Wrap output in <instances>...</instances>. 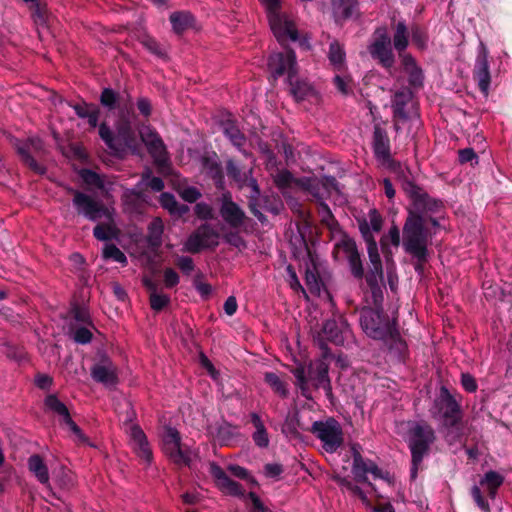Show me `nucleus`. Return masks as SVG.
<instances>
[{
	"mask_svg": "<svg viewBox=\"0 0 512 512\" xmlns=\"http://www.w3.org/2000/svg\"><path fill=\"white\" fill-rule=\"evenodd\" d=\"M404 189L411 204L407 208L408 216L403 225L402 245L405 251L416 260L427 261L428 246L432 238L427 224L438 226L434 215L442 212L444 204L441 200L429 196L412 182H407Z\"/></svg>",
	"mask_w": 512,
	"mask_h": 512,
	"instance_id": "1",
	"label": "nucleus"
},
{
	"mask_svg": "<svg viewBox=\"0 0 512 512\" xmlns=\"http://www.w3.org/2000/svg\"><path fill=\"white\" fill-rule=\"evenodd\" d=\"M130 110L132 111L131 102L129 107L125 105L121 111V115L115 125L116 134L105 123L99 126L100 138L116 155H121L127 150H130L132 153H137L138 151L136 134L130 119Z\"/></svg>",
	"mask_w": 512,
	"mask_h": 512,
	"instance_id": "2",
	"label": "nucleus"
},
{
	"mask_svg": "<svg viewBox=\"0 0 512 512\" xmlns=\"http://www.w3.org/2000/svg\"><path fill=\"white\" fill-rule=\"evenodd\" d=\"M433 428L427 423H417L409 431V448L412 456L411 478L417 477L418 470L431 444L435 441Z\"/></svg>",
	"mask_w": 512,
	"mask_h": 512,
	"instance_id": "3",
	"label": "nucleus"
},
{
	"mask_svg": "<svg viewBox=\"0 0 512 512\" xmlns=\"http://www.w3.org/2000/svg\"><path fill=\"white\" fill-rule=\"evenodd\" d=\"M267 13L270 28L276 39L283 43L290 39H298V31L293 18L281 11L280 0H261Z\"/></svg>",
	"mask_w": 512,
	"mask_h": 512,
	"instance_id": "4",
	"label": "nucleus"
},
{
	"mask_svg": "<svg viewBox=\"0 0 512 512\" xmlns=\"http://www.w3.org/2000/svg\"><path fill=\"white\" fill-rule=\"evenodd\" d=\"M296 378V385L301 390V394L310 399L309 383L315 388L323 387L328 392L331 390L330 381L328 377V366L323 361L311 363L306 370L302 365L296 367L292 371Z\"/></svg>",
	"mask_w": 512,
	"mask_h": 512,
	"instance_id": "5",
	"label": "nucleus"
},
{
	"mask_svg": "<svg viewBox=\"0 0 512 512\" xmlns=\"http://www.w3.org/2000/svg\"><path fill=\"white\" fill-rule=\"evenodd\" d=\"M360 325L364 333L372 339H386L391 335V328L395 325L382 308H363L360 312Z\"/></svg>",
	"mask_w": 512,
	"mask_h": 512,
	"instance_id": "6",
	"label": "nucleus"
},
{
	"mask_svg": "<svg viewBox=\"0 0 512 512\" xmlns=\"http://www.w3.org/2000/svg\"><path fill=\"white\" fill-rule=\"evenodd\" d=\"M367 50L373 60L385 68L392 75V68L395 64V55L391 38L386 27L377 28L367 47Z\"/></svg>",
	"mask_w": 512,
	"mask_h": 512,
	"instance_id": "7",
	"label": "nucleus"
},
{
	"mask_svg": "<svg viewBox=\"0 0 512 512\" xmlns=\"http://www.w3.org/2000/svg\"><path fill=\"white\" fill-rule=\"evenodd\" d=\"M311 432L321 441L322 448L327 453L336 452L344 443L341 424L332 417L315 421L312 424Z\"/></svg>",
	"mask_w": 512,
	"mask_h": 512,
	"instance_id": "8",
	"label": "nucleus"
},
{
	"mask_svg": "<svg viewBox=\"0 0 512 512\" xmlns=\"http://www.w3.org/2000/svg\"><path fill=\"white\" fill-rule=\"evenodd\" d=\"M505 477L498 471L489 470L483 474L479 480V485L471 487V496L479 509L483 512H490V504L484 498L481 488L487 493V496L494 500L498 494L499 488L504 484Z\"/></svg>",
	"mask_w": 512,
	"mask_h": 512,
	"instance_id": "9",
	"label": "nucleus"
},
{
	"mask_svg": "<svg viewBox=\"0 0 512 512\" xmlns=\"http://www.w3.org/2000/svg\"><path fill=\"white\" fill-rule=\"evenodd\" d=\"M162 449L165 455L177 465L190 466L196 454L193 450L184 448L177 429L166 427L162 435Z\"/></svg>",
	"mask_w": 512,
	"mask_h": 512,
	"instance_id": "10",
	"label": "nucleus"
},
{
	"mask_svg": "<svg viewBox=\"0 0 512 512\" xmlns=\"http://www.w3.org/2000/svg\"><path fill=\"white\" fill-rule=\"evenodd\" d=\"M72 193V202L79 215H82L93 222L102 218L111 219V209L105 206L102 202L97 201L90 195L77 190H72Z\"/></svg>",
	"mask_w": 512,
	"mask_h": 512,
	"instance_id": "11",
	"label": "nucleus"
},
{
	"mask_svg": "<svg viewBox=\"0 0 512 512\" xmlns=\"http://www.w3.org/2000/svg\"><path fill=\"white\" fill-rule=\"evenodd\" d=\"M435 406L447 429L456 428L459 425L462 419L461 406L446 387L441 388Z\"/></svg>",
	"mask_w": 512,
	"mask_h": 512,
	"instance_id": "12",
	"label": "nucleus"
},
{
	"mask_svg": "<svg viewBox=\"0 0 512 512\" xmlns=\"http://www.w3.org/2000/svg\"><path fill=\"white\" fill-rule=\"evenodd\" d=\"M219 243V233L210 225L199 226L185 241L184 250L198 253L203 249L212 248Z\"/></svg>",
	"mask_w": 512,
	"mask_h": 512,
	"instance_id": "13",
	"label": "nucleus"
},
{
	"mask_svg": "<svg viewBox=\"0 0 512 512\" xmlns=\"http://www.w3.org/2000/svg\"><path fill=\"white\" fill-rule=\"evenodd\" d=\"M268 68L274 79L287 75V79H293L297 74L296 55L293 50L285 49L283 52L274 53L269 57Z\"/></svg>",
	"mask_w": 512,
	"mask_h": 512,
	"instance_id": "14",
	"label": "nucleus"
},
{
	"mask_svg": "<svg viewBox=\"0 0 512 512\" xmlns=\"http://www.w3.org/2000/svg\"><path fill=\"white\" fill-rule=\"evenodd\" d=\"M44 403L47 409L61 417V422L68 426L78 442L86 443L88 441L80 427L72 420L67 406L56 395H48Z\"/></svg>",
	"mask_w": 512,
	"mask_h": 512,
	"instance_id": "15",
	"label": "nucleus"
},
{
	"mask_svg": "<svg viewBox=\"0 0 512 512\" xmlns=\"http://www.w3.org/2000/svg\"><path fill=\"white\" fill-rule=\"evenodd\" d=\"M335 250L338 253L344 254L348 260L352 275L355 278L361 279L364 275V270L355 241L345 236L336 243Z\"/></svg>",
	"mask_w": 512,
	"mask_h": 512,
	"instance_id": "16",
	"label": "nucleus"
},
{
	"mask_svg": "<svg viewBox=\"0 0 512 512\" xmlns=\"http://www.w3.org/2000/svg\"><path fill=\"white\" fill-rule=\"evenodd\" d=\"M473 78L477 82L479 90L484 96H488L491 83V75L488 63V51L481 45L475 60Z\"/></svg>",
	"mask_w": 512,
	"mask_h": 512,
	"instance_id": "17",
	"label": "nucleus"
},
{
	"mask_svg": "<svg viewBox=\"0 0 512 512\" xmlns=\"http://www.w3.org/2000/svg\"><path fill=\"white\" fill-rule=\"evenodd\" d=\"M220 215L231 228H239L244 224L246 215L244 211L231 199L229 193L223 194L221 199Z\"/></svg>",
	"mask_w": 512,
	"mask_h": 512,
	"instance_id": "18",
	"label": "nucleus"
},
{
	"mask_svg": "<svg viewBox=\"0 0 512 512\" xmlns=\"http://www.w3.org/2000/svg\"><path fill=\"white\" fill-rule=\"evenodd\" d=\"M140 136L149 154L157 163L166 159V147L159 134L149 126L141 130Z\"/></svg>",
	"mask_w": 512,
	"mask_h": 512,
	"instance_id": "19",
	"label": "nucleus"
},
{
	"mask_svg": "<svg viewBox=\"0 0 512 512\" xmlns=\"http://www.w3.org/2000/svg\"><path fill=\"white\" fill-rule=\"evenodd\" d=\"M126 432L130 437L131 445L137 456L144 460L147 464H150L152 461V451L143 430L139 425L132 423L127 428Z\"/></svg>",
	"mask_w": 512,
	"mask_h": 512,
	"instance_id": "20",
	"label": "nucleus"
},
{
	"mask_svg": "<svg viewBox=\"0 0 512 512\" xmlns=\"http://www.w3.org/2000/svg\"><path fill=\"white\" fill-rule=\"evenodd\" d=\"M91 377L105 386H114L118 382L117 368L110 359L104 358L91 367Z\"/></svg>",
	"mask_w": 512,
	"mask_h": 512,
	"instance_id": "21",
	"label": "nucleus"
},
{
	"mask_svg": "<svg viewBox=\"0 0 512 512\" xmlns=\"http://www.w3.org/2000/svg\"><path fill=\"white\" fill-rule=\"evenodd\" d=\"M209 473L214 478L217 487L224 493L240 496L243 494L242 486L229 478L226 472L215 462L209 464Z\"/></svg>",
	"mask_w": 512,
	"mask_h": 512,
	"instance_id": "22",
	"label": "nucleus"
},
{
	"mask_svg": "<svg viewBox=\"0 0 512 512\" xmlns=\"http://www.w3.org/2000/svg\"><path fill=\"white\" fill-rule=\"evenodd\" d=\"M373 152L377 161L383 165L392 162L390 153V140L387 132L379 126H375L373 133Z\"/></svg>",
	"mask_w": 512,
	"mask_h": 512,
	"instance_id": "23",
	"label": "nucleus"
},
{
	"mask_svg": "<svg viewBox=\"0 0 512 512\" xmlns=\"http://www.w3.org/2000/svg\"><path fill=\"white\" fill-rule=\"evenodd\" d=\"M27 468L40 484L52 492L49 468L41 455L32 454L27 460Z\"/></svg>",
	"mask_w": 512,
	"mask_h": 512,
	"instance_id": "24",
	"label": "nucleus"
},
{
	"mask_svg": "<svg viewBox=\"0 0 512 512\" xmlns=\"http://www.w3.org/2000/svg\"><path fill=\"white\" fill-rule=\"evenodd\" d=\"M347 329V321L342 316H339L338 319L334 318L327 320L323 325L322 332L325 339L339 345L344 342L343 334Z\"/></svg>",
	"mask_w": 512,
	"mask_h": 512,
	"instance_id": "25",
	"label": "nucleus"
},
{
	"mask_svg": "<svg viewBox=\"0 0 512 512\" xmlns=\"http://www.w3.org/2000/svg\"><path fill=\"white\" fill-rule=\"evenodd\" d=\"M401 64L404 72L408 75V82L415 88L423 86L424 74L411 54H401Z\"/></svg>",
	"mask_w": 512,
	"mask_h": 512,
	"instance_id": "26",
	"label": "nucleus"
},
{
	"mask_svg": "<svg viewBox=\"0 0 512 512\" xmlns=\"http://www.w3.org/2000/svg\"><path fill=\"white\" fill-rule=\"evenodd\" d=\"M331 4L336 22L350 19L358 14L357 0H331Z\"/></svg>",
	"mask_w": 512,
	"mask_h": 512,
	"instance_id": "27",
	"label": "nucleus"
},
{
	"mask_svg": "<svg viewBox=\"0 0 512 512\" xmlns=\"http://www.w3.org/2000/svg\"><path fill=\"white\" fill-rule=\"evenodd\" d=\"M105 223L97 224L93 229L94 237L99 241H109L117 239L119 229L114 222V210L111 209V219H105Z\"/></svg>",
	"mask_w": 512,
	"mask_h": 512,
	"instance_id": "28",
	"label": "nucleus"
},
{
	"mask_svg": "<svg viewBox=\"0 0 512 512\" xmlns=\"http://www.w3.org/2000/svg\"><path fill=\"white\" fill-rule=\"evenodd\" d=\"M362 228V237L367 245V252L371 263L370 269H383L375 237L368 231L366 224Z\"/></svg>",
	"mask_w": 512,
	"mask_h": 512,
	"instance_id": "29",
	"label": "nucleus"
},
{
	"mask_svg": "<svg viewBox=\"0 0 512 512\" xmlns=\"http://www.w3.org/2000/svg\"><path fill=\"white\" fill-rule=\"evenodd\" d=\"M388 346L391 353H394L399 359H404L408 347L406 342L401 338L395 325L391 328V335H387L386 339H381Z\"/></svg>",
	"mask_w": 512,
	"mask_h": 512,
	"instance_id": "30",
	"label": "nucleus"
},
{
	"mask_svg": "<svg viewBox=\"0 0 512 512\" xmlns=\"http://www.w3.org/2000/svg\"><path fill=\"white\" fill-rule=\"evenodd\" d=\"M412 99V93L408 89H403L395 93L392 99V108L394 116L400 119L408 117L406 106Z\"/></svg>",
	"mask_w": 512,
	"mask_h": 512,
	"instance_id": "31",
	"label": "nucleus"
},
{
	"mask_svg": "<svg viewBox=\"0 0 512 512\" xmlns=\"http://www.w3.org/2000/svg\"><path fill=\"white\" fill-rule=\"evenodd\" d=\"M409 45V31L405 21H399L395 26L393 34V47L398 52L399 57L401 54H406L405 50Z\"/></svg>",
	"mask_w": 512,
	"mask_h": 512,
	"instance_id": "32",
	"label": "nucleus"
},
{
	"mask_svg": "<svg viewBox=\"0 0 512 512\" xmlns=\"http://www.w3.org/2000/svg\"><path fill=\"white\" fill-rule=\"evenodd\" d=\"M251 422L255 427V432L252 434V439L256 446L266 448L269 445L268 432L264 426L263 421L257 413L250 414Z\"/></svg>",
	"mask_w": 512,
	"mask_h": 512,
	"instance_id": "33",
	"label": "nucleus"
},
{
	"mask_svg": "<svg viewBox=\"0 0 512 512\" xmlns=\"http://www.w3.org/2000/svg\"><path fill=\"white\" fill-rule=\"evenodd\" d=\"M223 133L230 140V142L241 149L246 143V137L244 133L241 132L235 121L226 120L222 123Z\"/></svg>",
	"mask_w": 512,
	"mask_h": 512,
	"instance_id": "34",
	"label": "nucleus"
},
{
	"mask_svg": "<svg viewBox=\"0 0 512 512\" xmlns=\"http://www.w3.org/2000/svg\"><path fill=\"white\" fill-rule=\"evenodd\" d=\"M144 201L143 194L136 189H126L122 195L123 205L130 212H139Z\"/></svg>",
	"mask_w": 512,
	"mask_h": 512,
	"instance_id": "35",
	"label": "nucleus"
},
{
	"mask_svg": "<svg viewBox=\"0 0 512 512\" xmlns=\"http://www.w3.org/2000/svg\"><path fill=\"white\" fill-rule=\"evenodd\" d=\"M366 224L368 231L374 236V233H378L382 229L383 218L376 209H370L367 218L363 217L358 219V225L360 233L362 234V228Z\"/></svg>",
	"mask_w": 512,
	"mask_h": 512,
	"instance_id": "36",
	"label": "nucleus"
},
{
	"mask_svg": "<svg viewBox=\"0 0 512 512\" xmlns=\"http://www.w3.org/2000/svg\"><path fill=\"white\" fill-rule=\"evenodd\" d=\"M353 450V465H352V473L357 482H367V473L369 463L365 462L360 452L356 450L355 447Z\"/></svg>",
	"mask_w": 512,
	"mask_h": 512,
	"instance_id": "37",
	"label": "nucleus"
},
{
	"mask_svg": "<svg viewBox=\"0 0 512 512\" xmlns=\"http://www.w3.org/2000/svg\"><path fill=\"white\" fill-rule=\"evenodd\" d=\"M345 50L338 41H333L329 45L328 59L330 64L336 69L341 70L345 66Z\"/></svg>",
	"mask_w": 512,
	"mask_h": 512,
	"instance_id": "38",
	"label": "nucleus"
},
{
	"mask_svg": "<svg viewBox=\"0 0 512 512\" xmlns=\"http://www.w3.org/2000/svg\"><path fill=\"white\" fill-rule=\"evenodd\" d=\"M248 186L251 187L252 193L249 198V209L251 213L261 222L264 223L266 221V217L258 208V200L260 195V190L257 184V181L253 178L247 180Z\"/></svg>",
	"mask_w": 512,
	"mask_h": 512,
	"instance_id": "39",
	"label": "nucleus"
},
{
	"mask_svg": "<svg viewBox=\"0 0 512 512\" xmlns=\"http://www.w3.org/2000/svg\"><path fill=\"white\" fill-rule=\"evenodd\" d=\"M305 283L309 292L319 296L323 288V282L315 266L308 267L305 273Z\"/></svg>",
	"mask_w": 512,
	"mask_h": 512,
	"instance_id": "40",
	"label": "nucleus"
},
{
	"mask_svg": "<svg viewBox=\"0 0 512 512\" xmlns=\"http://www.w3.org/2000/svg\"><path fill=\"white\" fill-rule=\"evenodd\" d=\"M30 146V143L20 144L17 147V152L25 165H27L34 172L43 174L45 172V169L40 164H38V162L31 155Z\"/></svg>",
	"mask_w": 512,
	"mask_h": 512,
	"instance_id": "41",
	"label": "nucleus"
},
{
	"mask_svg": "<svg viewBox=\"0 0 512 512\" xmlns=\"http://www.w3.org/2000/svg\"><path fill=\"white\" fill-rule=\"evenodd\" d=\"M164 230L163 222L160 218H154L148 226L147 240L151 246L158 247L162 242Z\"/></svg>",
	"mask_w": 512,
	"mask_h": 512,
	"instance_id": "42",
	"label": "nucleus"
},
{
	"mask_svg": "<svg viewBox=\"0 0 512 512\" xmlns=\"http://www.w3.org/2000/svg\"><path fill=\"white\" fill-rule=\"evenodd\" d=\"M288 82L290 85V92L297 101L305 99L312 93L311 86L306 81H300L297 78V74H295V77L292 80L288 79Z\"/></svg>",
	"mask_w": 512,
	"mask_h": 512,
	"instance_id": "43",
	"label": "nucleus"
},
{
	"mask_svg": "<svg viewBox=\"0 0 512 512\" xmlns=\"http://www.w3.org/2000/svg\"><path fill=\"white\" fill-rule=\"evenodd\" d=\"M264 380L271 387V389L280 397H288L289 390L287 388V384L283 380H281V378L276 373H265Z\"/></svg>",
	"mask_w": 512,
	"mask_h": 512,
	"instance_id": "44",
	"label": "nucleus"
},
{
	"mask_svg": "<svg viewBox=\"0 0 512 512\" xmlns=\"http://www.w3.org/2000/svg\"><path fill=\"white\" fill-rule=\"evenodd\" d=\"M193 17L188 12H174L170 15V22L176 33H182L192 23Z\"/></svg>",
	"mask_w": 512,
	"mask_h": 512,
	"instance_id": "45",
	"label": "nucleus"
},
{
	"mask_svg": "<svg viewBox=\"0 0 512 512\" xmlns=\"http://www.w3.org/2000/svg\"><path fill=\"white\" fill-rule=\"evenodd\" d=\"M227 175L237 182L240 186L244 185L248 180L247 172L241 171L238 165L233 161L229 160L226 164Z\"/></svg>",
	"mask_w": 512,
	"mask_h": 512,
	"instance_id": "46",
	"label": "nucleus"
},
{
	"mask_svg": "<svg viewBox=\"0 0 512 512\" xmlns=\"http://www.w3.org/2000/svg\"><path fill=\"white\" fill-rule=\"evenodd\" d=\"M103 257L105 259H112L125 266L127 264L126 255L114 244H106L103 248Z\"/></svg>",
	"mask_w": 512,
	"mask_h": 512,
	"instance_id": "47",
	"label": "nucleus"
},
{
	"mask_svg": "<svg viewBox=\"0 0 512 512\" xmlns=\"http://www.w3.org/2000/svg\"><path fill=\"white\" fill-rule=\"evenodd\" d=\"M203 168L206 170L208 175L215 180L216 183H221L223 179L222 168L220 164L212 159L205 158L203 160Z\"/></svg>",
	"mask_w": 512,
	"mask_h": 512,
	"instance_id": "48",
	"label": "nucleus"
},
{
	"mask_svg": "<svg viewBox=\"0 0 512 512\" xmlns=\"http://www.w3.org/2000/svg\"><path fill=\"white\" fill-rule=\"evenodd\" d=\"M337 483L342 489L349 491L352 495L359 497L363 503L368 504V498L363 490L359 486L353 484L349 479L338 478Z\"/></svg>",
	"mask_w": 512,
	"mask_h": 512,
	"instance_id": "49",
	"label": "nucleus"
},
{
	"mask_svg": "<svg viewBox=\"0 0 512 512\" xmlns=\"http://www.w3.org/2000/svg\"><path fill=\"white\" fill-rule=\"evenodd\" d=\"M149 300L151 308L155 311H161L170 302V298L168 295L158 293L157 291H153L150 293Z\"/></svg>",
	"mask_w": 512,
	"mask_h": 512,
	"instance_id": "50",
	"label": "nucleus"
},
{
	"mask_svg": "<svg viewBox=\"0 0 512 512\" xmlns=\"http://www.w3.org/2000/svg\"><path fill=\"white\" fill-rule=\"evenodd\" d=\"M81 176L86 184L90 186H95L99 189L104 188V180L98 173L89 169H84L81 172Z\"/></svg>",
	"mask_w": 512,
	"mask_h": 512,
	"instance_id": "51",
	"label": "nucleus"
},
{
	"mask_svg": "<svg viewBox=\"0 0 512 512\" xmlns=\"http://www.w3.org/2000/svg\"><path fill=\"white\" fill-rule=\"evenodd\" d=\"M117 100L118 94L114 90L110 88H105L102 91L100 96V102L104 107L108 108L109 110H113L116 106Z\"/></svg>",
	"mask_w": 512,
	"mask_h": 512,
	"instance_id": "52",
	"label": "nucleus"
},
{
	"mask_svg": "<svg viewBox=\"0 0 512 512\" xmlns=\"http://www.w3.org/2000/svg\"><path fill=\"white\" fill-rule=\"evenodd\" d=\"M308 191L311 193V195L317 199L319 202L324 201L325 198L329 197L330 195L326 193V191L322 188L320 180H312L309 182Z\"/></svg>",
	"mask_w": 512,
	"mask_h": 512,
	"instance_id": "53",
	"label": "nucleus"
},
{
	"mask_svg": "<svg viewBox=\"0 0 512 512\" xmlns=\"http://www.w3.org/2000/svg\"><path fill=\"white\" fill-rule=\"evenodd\" d=\"M308 191L311 193V195L317 199L319 202L324 201L325 198L329 197L330 195L326 193V191L322 188L320 180H312L309 182Z\"/></svg>",
	"mask_w": 512,
	"mask_h": 512,
	"instance_id": "54",
	"label": "nucleus"
},
{
	"mask_svg": "<svg viewBox=\"0 0 512 512\" xmlns=\"http://www.w3.org/2000/svg\"><path fill=\"white\" fill-rule=\"evenodd\" d=\"M142 182L155 192H160L164 188L163 180L160 177L151 176L150 171L142 175Z\"/></svg>",
	"mask_w": 512,
	"mask_h": 512,
	"instance_id": "55",
	"label": "nucleus"
},
{
	"mask_svg": "<svg viewBox=\"0 0 512 512\" xmlns=\"http://www.w3.org/2000/svg\"><path fill=\"white\" fill-rule=\"evenodd\" d=\"M56 481L58 486L63 490H71L76 484L75 477L70 471H63L57 477Z\"/></svg>",
	"mask_w": 512,
	"mask_h": 512,
	"instance_id": "56",
	"label": "nucleus"
},
{
	"mask_svg": "<svg viewBox=\"0 0 512 512\" xmlns=\"http://www.w3.org/2000/svg\"><path fill=\"white\" fill-rule=\"evenodd\" d=\"M318 213L321 217V221L327 226L332 227L336 223L329 206L324 201L319 202Z\"/></svg>",
	"mask_w": 512,
	"mask_h": 512,
	"instance_id": "57",
	"label": "nucleus"
},
{
	"mask_svg": "<svg viewBox=\"0 0 512 512\" xmlns=\"http://www.w3.org/2000/svg\"><path fill=\"white\" fill-rule=\"evenodd\" d=\"M382 247H385L388 242H390L393 246H399L400 244V232L397 226H393L389 229L387 235H384L381 240Z\"/></svg>",
	"mask_w": 512,
	"mask_h": 512,
	"instance_id": "58",
	"label": "nucleus"
},
{
	"mask_svg": "<svg viewBox=\"0 0 512 512\" xmlns=\"http://www.w3.org/2000/svg\"><path fill=\"white\" fill-rule=\"evenodd\" d=\"M365 279L369 288L383 284V269H369Z\"/></svg>",
	"mask_w": 512,
	"mask_h": 512,
	"instance_id": "59",
	"label": "nucleus"
},
{
	"mask_svg": "<svg viewBox=\"0 0 512 512\" xmlns=\"http://www.w3.org/2000/svg\"><path fill=\"white\" fill-rule=\"evenodd\" d=\"M160 203L162 207L167 209L170 213L178 212V203L172 194L162 193Z\"/></svg>",
	"mask_w": 512,
	"mask_h": 512,
	"instance_id": "60",
	"label": "nucleus"
},
{
	"mask_svg": "<svg viewBox=\"0 0 512 512\" xmlns=\"http://www.w3.org/2000/svg\"><path fill=\"white\" fill-rule=\"evenodd\" d=\"M195 214L198 218L208 220L213 218L212 207L204 202L197 203L194 208Z\"/></svg>",
	"mask_w": 512,
	"mask_h": 512,
	"instance_id": "61",
	"label": "nucleus"
},
{
	"mask_svg": "<svg viewBox=\"0 0 512 512\" xmlns=\"http://www.w3.org/2000/svg\"><path fill=\"white\" fill-rule=\"evenodd\" d=\"M143 46L149 50L151 53L162 57L165 55L164 51L162 50L160 44L151 37H146L142 40Z\"/></svg>",
	"mask_w": 512,
	"mask_h": 512,
	"instance_id": "62",
	"label": "nucleus"
},
{
	"mask_svg": "<svg viewBox=\"0 0 512 512\" xmlns=\"http://www.w3.org/2000/svg\"><path fill=\"white\" fill-rule=\"evenodd\" d=\"M164 284L166 288H173L179 283V275L172 268H166L164 270Z\"/></svg>",
	"mask_w": 512,
	"mask_h": 512,
	"instance_id": "63",
	"label": "nucleus"
},
{
	"mask_svg": "<svg viewBox=\"0 0 512 512\" xmlns=\"http://www.w3.org/2000/svg\"><path fill=\"white\" fill-rule=\"evenodd\" d=\"M73 339L75 342L80 344H86L89 343L92 339V333L89 329L86 327H80L75 330Z\"/></svg>",
	"mask_w": 512,
	"mask_h": 512,
	"instance_id": "64",
	"label": "nucleus"
}]
</instances>
